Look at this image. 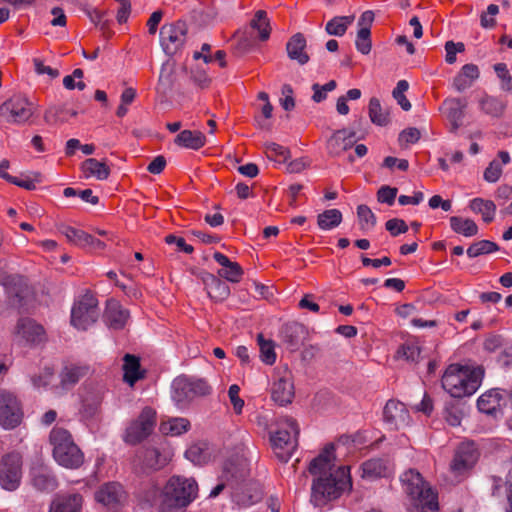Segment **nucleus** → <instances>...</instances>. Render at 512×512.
<instances>
[{
	"label": "nucleus",
	"mask_w": 512,
	"mask_h": 512,
	"mask_svg": "<svg viewBox=\"0 0 512 512\" xmlns=\"http://www.w3.org/2000/svg\"><path fill=\"white\" fill-rule=\"evenodd\" d=\"M334 449L333 444L326 445L322 453L309 464V472L314 476L311 501L315 506H323L352 488L350 468L336 467L333 463Z\"/></svg>",
	"instance_id": "obj_1"
},
{
	"label": "nucleus",
	"mask_w": 512,
	"mask_h": 512,
	"mask_svg": "<svg viewBox=\"0 0 512 512\" xmlns=\"http://www.w3.org/2000/svg\"><path fill=\"white\" fill-rule=\"evenodd\" d=\"M484 368L451 364L442 376V387L454 398L473 395L482 383Z\"/></svg>",
	"instance_id": "obj_2"
},
{
	"label": "nucleus",
	"mask_w": 512,
	"mask_h": 512,
	"mask_svg": "<svg viewBox=\"0 0 512 512\" xmlns=\"http://www.w3.org/2000/svg\"><path fill=\"white\" fill-rule=\"evenodd\" d=\"M400 480L405 493L417 509L421 512H439L437 493L424 481L418 471L409 469L401 475Z\"/></svg>",
	"instance_id": "obj_3"
},
{
	"label": "nucleus",
	"mask_w": 512,
	"mask_h": 512,
	"mask_svg": "<svg viewBox=\"0 0 512 512\" xmlns=\"http://www.w3.org/2000/svg\"><path fill=\"white\" fill-rule=\"evenodd\" d=\"M54 460L67 469H78L84 463V454L74 442L70 432L54 427L49 435Z\"/></svg>",
	"instance_id": "obj_4"
},
{
	"label": "nucleus",
	"mask_w": 512,
	"mask_h": 512,
	"mask_svg": "<svg viewBox=\"0 0 512 512\" xmlns=\"http://www.w3.org/2000/svg\"><path fill=\"white\" fill-rule=\"evenodd\" d=\"M192 484L179 476L171 477L155 496L153 506L159 512H180L190 503Z\"/></svg>",
	"instance_id": "obj_5"
},
{
	"label": "nucleus",
	"mask_w": 512,
	"mask_h": 512,
	"mask_svg": "<svg viewBox=\"0 0 512 512\" xmlns=\"http://www.w3.org/2000/svg\"><path fill=\"white\" fill-rule=\"evenodd\" d=\"M36 112V104L22 94L13 95L0 105V117L17 125L29 123Z\"/></svg>",
	"instance_id": "obj_6"
},
{
	"label": "nucleus",
	"mask_w": 512,
	"mask_h": 512,
	"mask_svg": "<svg viewBox=\"0 0 512 512\" xmlns=\"http://www.w3.org/2000/svg\"><path fill=\"white\" fill-rule=\"evenodd\" d=\"M298 436V424L289 417H286L279 429L271 435L270 439L274 449L281 450V452H276V455L282 462H287L290 459L292 451L297 446Z\"/></svg>",
	"instance_id": "obj_7"
},
{
	"label": "nucleus",
	"mask_w": 512,
	"mask_h": 512,
	"mask_svg": "<svg viewBox=\"0 0 512 512\" xmlns=\"http://www.w3.org/2000/svg\"><path fill=\"white\" fill-rule=\"evenodd\" d=\"M99 317L98 300L90 292L82 295L71 310V324L78 330H87Z\"/></svg>",
	"instance_id": "obj_8"
},
{
	"label": "nucleus",
	"mask_w": 512,
	"mask_h": 512,
	"mask_svg": "<svg viewBox=\"0 0 512 512\" xmlns=\"http://www.w3.org/2000/svg\"><path fill=\"white\" fill-rule=\"evenodd\" d=\"M23 459L19 452L12 451L0 460V486L7 491H15L22 479Z\"/></svg>",
	"instance_id": "obj_9"
},
{
	"label": "nucleus",
	"mask_w": 512,
	"mask_h": 512,
	"mask_svg": "<svg viewBox=\"0 0 512 512\" xmlns=\"http://www.w3.org/2000/svg\"><path fill=\"white\" fill-rule=\"evenodd\" d=\"M226 53L223 50H217L212 54V47L210 44H203L201 50L194 52V84H198L201 87H205L210 83V77L208 69L200 67V62L205 65L218 63L221 68L226 66L225 60Z\"/></svg>",
	"instance_id": "obj_10"
},
{
	"label": "nucleus",
	"mask_w": 512,
	"mask_h": 512,
	"mask_svg": "<svg viewBox=\"0 0 512 512\" xmlns=\"http://www.w3.org/2000/svg\"><path fill=\"white\" fill-rule=\"evenodd\" d=\"M23 419L21 403L11 391L0 389V426L6 430L18 427Z\"/></svg>",
	"instance_id": "obj_11"
},
{
	"label": "nucleus",
	"mask_w": 512,
	"mask_h": 512,
	"mask_svg": "<svg viewBox=\"0 0 512 512\" xmlns=\"http://www.w3.org/2000/svg\"><path fill=\"white\" fill-rule=\"evenodd\" d=\"M155 423V411L149 407L144 408L138 418L127 426L123 440L131 445L143 441L152 433Z\"/></svg>",
	"instance_id": "obj_12"
},
{
	"label": "nucleus",
	"mask_w": 512,
	"mask_h": 512,
	"mask_svg": "<svg viewBox=\"0 0 512 512\" xmlns=\"http://www.w3.org/2000/svg\"><path fill=\"white\" fill-rule=\"evenodd\" d=\"M479 459V451L473 442H463L455 450L451 471L459 476L472 469Z\"/></svg>",
	"instance_id": "obj_13"
},
{
	"label": "nucleus",
	"mask_w": 512,
	"mask_h": 512,
	"mask_svg": "<svg viewBox=\"0 0 512 512\" xmlns=\"http://www.w3.org/2000/svg\"><path fill=\"white\" fill-rule=\"evenodd\" d=\"M250 474L247 460L242 457H232L225 461L221 479L228 482L231 490L247 481Z\"/></svg>",
	"instance_id": "obj_14"
},
{
	"label": "nucleus",
	"mask_w": 512,
	"mask_h": 512,
	"mask_svg": "<svg viewBox=\"0 0 512 512\" xmlns=\"http://www.w3.org/2000/svg\"><path fill=\"white\" fill-rule=\"evenodd\" d=\"M383 420L389 430H398L409 424L410 415L404 403L389 400L383 409Z\"/></svg>",
	"instance_id": "obj_15"
},
{
	"label": "nucleus",
	"mask_w": 512,
	"mask_h": 512,
	"mask_svg": "<svg viewBox=\"0 0 512 512\" xmlns=\"http://www.w3.org/2000/svg\"><path fill=\"white\" fill-rule=\"evenodd\" d=\"M231 497L239 507L247 508L258 503L263 497V492L258 483L247 480L231 490Z\"/></svg>",
	"instance_id": "obj_16"
},
{
	"label": "nucleus",
	"mask_w": 512,
	"mask_h": 512,
	"mask_svg": "<svg viewBox=\"0 0 512 512\" xmlns=\"http://www.w3.org/2000/svg\"><path fill=\"white\" fill-rule=\"evenodd\" d=\"M15 334L18 339L32 345L40 344L46 340L43 326L30 318L18 321Z\"/></svg>",
	"instance_id": "obj_17"
},
{
	"label": "nucleus",
	"mask_w": 512,
	"mask_h": 512,
	"mask_svg": "<svg viewBox=\"0 0 512 512\" xmlns=\"http://www.w3.org/2000/svg\"><path fill=\"white\" fill-rule=\"evenodd\" d=\"M130 318V313L119 301L109 299L106 302L103 319L110 329L121 330L125 327Z\"/></svg>",
	"instance_id": "obj_18"
},
{
	"label": "nucleus",
	"mask_w": 512,
	"mask_h": 512,
	"mask_svg": "<svg viewBox=\"0 0 512 512\" xmlns=\"http://www.w3.org/2000/svg\"><path fill=\"white\" fill-rule=\"evenodd\" d=\"M124 496L125 492L119 483L108 482L96 490L94 497L103 506L114 508L122 503Z\"/></svg>",
	"instance_id": "obj_19"
},
{
	"label": "nucleus",
	"mask_w": 512,
	"mask_h": 512,
	"mask_svg": "<svg viewBox=\"0 0 512 512\" xmlns=\"http://www.w3.org/2000/svg\"><path fill=\"white\" fill-rule=\"evenodd\" d=\"M356 133L340 129L333 133L327 141V150L331 156H339L356 143Z\"/></svg>",
	"instance_id": "obj_20"
},
{
	"label": "nucleus",
	"mask_w": 512,
	"mask_h": 512,
	"mask_svg": "<svg viewBox=\"0 0 512 512\" xmlns=\"http://www.w3.org/2000/svg\"><path fill=\"white\" fill-rule=\"evenodd\" d=\"M139 458L145 468L159 470L171 460L172 452L168 448H146L140 451Z\"/></svg>",
	"instance_id": "obj_21"
},
{
	"label": "nucleus",
	"mask_w": 512,
	"mask_h": 512,
	"mask_svg": "<svg viewBox=\"0 0 512 512\" xmlns=\"http://www.w3.org/2000/svg\"><path fill=\"white\" fill-rule=\"evenodd\" d=\"M83 503L79 493L59 494L53 499L49 512H82Z\"/></svg>",
	"instance_id": "obj_22"
},
{
	"label": "nucleus",
	"mask_w": 512,
	"mask_h": 512,
	"mask_svg": "<svg viewBox=\"0 0 512 512\" xmlns=\"http://www.w3.org/2000/svg\"><path fill=\"white\" fill-rule=\"evenodd\" d=\"M286 51L289 59L301 66L307 64L310 60L307 41L303 34H294L286 44Z\"/></svg>",
	"instance_id": "obj_23"
},
{
	"label": "nucleus",
	"mask_w": 512,
	"mask_h": 512,
	"mask_svg": "<svg viewBox=\"0 0 512 512\" xmlns=\"http://www.w3.org/2000/svg\"><path fill=\"white\" fill-rule=\"evenodd\" d=\"M31 484L39 491H53L57 487V480L52 474L51 470L44 466L39 465L32 467Z\"/></svg>",
	"instance_id": "obj_24"
},
{
	"label": "nucleus",
	"mask_w": 512,
	"mask_h": 512,
	"mask_svg": "<svg viewBox=\"0 0 512 512\" xmlns=\"http://www.w3.org/2000/svg\"><path fill=\"white\" fill-rule=\"evenodd\" d=\"M199 276L203 282L204 290L210 298L224 300L229 296L230 289L224 281L206 272H201Z\"/></svg>",
	"instance_id": "obj_25"
},
{
	"label": "nucleus",
	"mask_w": 512,
	"mask_h": 512,
	"mask_svg": "<svg viewBox=\"0 0 512 512\" xmlns=\"http://www.w3.org/2000/svg\"><path fill=\"white\" fill-rule=\"evenodd\" d=\"M192 382L187 377H177L172 383V399L180 408L189 407L191 403Z\"/></svg>",
	"instance_id": "obj_26"
},
{
	"label": "nucleus",
	"mask_w": 512,
	"mask_h": 512,
	"mask_svg": "<svg viewBox=\"0 0 512 512\" xmlns=\"http://www.w3.org/2000/svg\"><path fill=\"white\" fill-rule=\"evenodd\" d=\"M271 397L280 406L290 404L294 398V385L292 381L285 377L275 381L271 388Z\"/></svg>",
	"instance_id": "obj_27"
},
{
	"label": "nucleus",
	"mask_w": 512,
	"mask_h": 512,
	"mask_svg": "<svg viewBox=\"0 0 512 512\" xmlns=\"http://www.w3.org/2000/svg\"><path fill=\"white\" fill-rule=\"evenodd\" d=\"M479 109L492 118H500L507 107V102L500 97L484 94L478 100Z\"/></svg>",
	"instance_id": "obj_28"
},
{
	"label": "nucleus",
	"mask_w": 512,
	"mask_h": 512,
	"mask_svg": "<svg viewBox=\"0 0 512 512\" xmlns=\"http://www.w3.org/2000/svg\"><path fill=\"white\" fill-rule=\"evenodd\" d=\"M390 473L388 462L381 458H373L362 464V477L373 480L387 477Z\"/></svg>",
	"instance_id": "obj_29"
},
{
	"label": "nucleus",
	"mask_w": 512,
	"mask_h": 512,
	"mask_svg": "<svg viewBox=\"0 0 512 512\" xmlns=\"http://www.w3.org/2000/svg\"><path fill=\"white\" fill-rule=\"evenodd\" d=\"M123 379L130 386H133L138 380L144 378V371L140 369L139 358L126 354L123 358Z\"/></svg>",
	"instance_id": "obj_30"
},
{
	"label": "nucleus",
	"mask_w": 512,
	"mask_h": 512,
	"mask_svg": "<svg viewBox=\"0 0 512 512\" xmlns=\"http://www.w3.org/2000/svg\"><path fill=\"white\" fill-rule=\"evenodd\" d=\"M81 170L85 178L94 177L97 180H105L110 175V168L95 158L86 159L81 165Z\"/></svg>",
	"instance_id": "obj_31"
},
{
	"label": "nucleus",
	"mask_w": 512,
	"mask_h": 512,
	"mask_svg": "<svg viewBox=\"0 0 512 512\" xmlns=\"http://www.w3.org/2000/svg\"><path fill=\"white\" fill-rule=\"evenodd\" d=\"M302 332V325L298 323H287L281 329V338L289 349L296 350L300 346V335Z\"/></svg>",
	"instance_id": "obj_32"
},
{
	"label": "nucleus",
	"mask_w": 512,
	"mask_h": 512,
	"mask_svg": "<svg viewBox=\"0 0 512 512\" xmlns=\"http://www.w3.org/2000/svg\"><path fill=\"white\" fill-rule=\"evenodd\" d=\"M469 207L473 212L481 214L484 222L490 223L494 220L496 205L493 201L483 198H474L470 201Z\"/></svg>",
	"instance_id": "obj_33"
},
{
	"label": "nucleus",
	"mask_w": 512,
	"mask_h": 512,
	"mask_svg": "<svg viewBox=\"0 0 512 512\" xmlns=\"http://www.w3.org/2000/svg\"><path fill=\"white\" fill-rule=\"evenodd\" d=\"M87 374V368L81 366H66L61 372V385L64 389H69L77 384L81 378Z\"/></svg>",
	"instance_id": "obj_34"
},
{
	"label": "nucleus",
	"mask_w": 512,
	"mask_h": 512,
	"mask_svg": "<svg viewBox=\"0 0 512 512\" xmlns=\"http://www.w3.org/2000/svg\"><path fill=\"white\" fill-rule=\"evenodd\" d=\"M450 226L455 233L461 234L465 237H472L478 233L477 224L474 220L469 218L464 219L459 216H452L450 218Z\"/></svg>",
	"instance_id": "obj_35"
},
{
	"label": "nucleus",
	"mask_w": 512,
	"mask_h": 512,
	"mask_svg": "<svg viewBox=\"0 0 512 512\" xmlns=\"http://www.w3.org/2000/svg\"><path fill=\"white\" fill-rule=\"evenodd\" d=\"M342 222V213L338 209H328L317 216V224L321 230H332Z\"/></svg>",
	"instance_id": "obj_36"
},
{
	"label": "nucleus",
	"mask_w": 512,
	"mask_h": 512,
	"mask_svg": "<svg viewBox=\"0 0 512 512\" xmlns=\"http://www.w3.org/2000/svg\"><path fill=\"white\" fill-rule=\"evenodd\" d=\"M500 406V395L497 390H490L482 394L477 400V407L480 412L493 414Z\"/></svg>",
	"instance_id": "obj_37"
},
{
	"label": "nucleus",
	"mask_w": 512,
	"mask_h": 512,
	"mask_svg": "<svg viewBox=\"0 0 512 512\" xmlns=\"http://www.w3.org/2000/svg\"><path fill=\"white\" fill-rule=\"evenodd\" d=\"M60 231L68 242L81 248H86L88 241H91L90 234L72 226H62Z\"/></svg>",
	"instance_id": "obj_38"
},
{
	"label": "nucleus",
	"mask_w": 512,
	"mask_h": 512,
	"mask_svg": "<svg viewBox=\"0 0 512 512\" xmlns=\"http://www.w3.org/2000/svg\"><path fill=\"white\" fill-rule=\"evenodd\" d=\"M189 420L185 418H171L160 424V431L165 435L178 436L188 430Z\"/></svg>",
	"instance_id": "obj_39"
},
{
	"label": "nucleus",
	"mask_w": 512,
	"mask_h": 512,
	"mask_svg": "<svg viewBox=\"0 0 512 512\" xmlns=\"http://www.w3.org/2000/svg\"><path fill=\"white\" fill-rule=\"evenodd\" d=\"M368 112L372 123L378 126H386L389 123V113L382 108L378 98L370 99Z\"/></svg>",
	"instance_id": "obj_40"
},
{
	"label": "nucleus",
	"mask_w": 512,
	"mask_h": 512,
	"mask_svg": "<svg viewBox=\"0 0 512 512\" xmlns=\"http://www.w3.org/2000/svg\"><path fill=\"white\" fill-rule=\"evenodd\" d=\"M214 452V447L205 440L194 443V465L208 463L213 458Z\"/></svg>",
	"instance_id": "obj_41"
},
{
	"label": "nucleus",
	"mask_w": 512,
	"mask_h": 512,
	"mask_svg": "<svg viewBox=\"0 0 512 512\" xmlns=\"http://www.w3.org/2000/svg\"><path fill=\"white\" fill-rule=\"evenodd\" d=\"M466 106V101L459 98L449 99L443 103L448 120H463Z\"/></svg>",
	"instance_id": "obj_42"
},
{
	"label": "nucleus",
	"mask_w": 512,
	"mask_h": 512,
	"mask_svg": "<svg viewBox=\"0 0 512 512\" xmlns=\"http://www.w3.org/2000/svg\"><path fill=\"white\" fill-rule=\"evenodd\" d=\"M185 34H161L160 43L167 55L176 54L184 43Z\"/></svg>",
	"instance_id": "obj_43"
},
{
	"label": "nucleus",
	"mask_w": 512,
	"mask_h": 512,
	"mask_svg": "<svg viewBox=\"0 0 512 512\" xmlns=\"http://www.w3.org/2000/svg\"><path fill=\"white\" fill-rule=\"evenodd\" d=\"M76 115L75 112L68 110L65 106H50L44 113V121L48 124H56L58 122H64L68 119V116Z\"/></svg>",
	"instance_id": "obj_44"
},
{
	"label": "nucleus",
	"mask_w": 512,
	"mask_h": 512,
	"mask_svg": "<svg viewBox=\"0 0 512 512\" xmlns=\"http://www.w3.org/2000/svg\"><path fill=\"white\" fill-rule=\"evenodd\" d=\"M499 250V246L490 240H480L471 244L466 253L469 258H475L480 255L490 254Z\"/></svg>",
	"instance_id": "obj_45"
},
{
	"label": "nucleus",
	"mask_w": 512,
	"mask_h": 512,
	"mask_svg": "<svg viewBox=\"0 0 512 512\" xmlns=\"http://www.w3.org/2000/svg\"><path fill=\"white\" fill-rule=\"evenodd\" d=\"M257 343L260 350V358L267 365H272L276 361V353L274 350V343L272 340H266L263 334L257 335Z\"/></svg>",
	"instance_id": "obj_46"
},
{
	"label": "nucleus",
	"mask_w": 512,
	"mask_h": 512,
	"mask_svg": "<svg viewBox=\"0 0 512 512\" xmlns=\"http://www.w3.org/2000/svg\"><path fill=\"white\" fill-rule=\"evenodd\" d=\"M357 217L359 219L360 229L364 232L372 230L377 222L375 214L365 204L357 207Z\"/></svg>",
	"instance_id": "obj_47"
},
{
	"label": "nucleus",
	"mask_w": 512,
	"mask_h": 512,
	"mask_svg": "<svg viewBox=\"0 0 512 512\" xmlns=\"http://www.w3.org/2000/svg\"><path fill=\"white\" fill-rule=\"evenodd\" d=\"M354 20V15L336 16L326 24L325 32H346Z\"/></svg>",
	"instance_id": "obj_48"
},
{
	"label": "nucleus",
	"mask_w": 512,
	"mask_h": 512,
	"mask_svg": "<svg viewBox=\"0 0 512 512\" xmlns=\"http://www.w3.org/2000/svg\"><path fill=\"white\" fill-rule=\"evenodd\" d=\"M494 71L500 81V88L503 91H512V75L505 63H497L493 66Z\"/></svg>",
	"instance_id": "obj_49"
},
{
	"label": "nucleus",
	"mask_w": 512,
	"mask_h": 512,
	"mask_svg": "<svg viewBox=\"0 0 512 512\" xmlns=\"http://www.w3.org/2000/svg\"><path fill=\"white\" fill-rule=\"evenodd\" d=\"M337 84L335 80H330L324 85H319L315 83L312 85L313 96L312 99L316 103H320L327 97V92L333 91L336 88Z\"/></svg>",
	"instance_id": "obj_50"
},
{
	"label": "nucleus",
	"mask_w": 512,
	"mask_h": 512,
	"mask_svg": "<svg viewBox=\"0 0 512 512\" xmlns=\"http://www.w3.org/2000/svg\"><path fill=\"white\" fill-rule=\"evenodd\" d=\"M250 26L252 29L257 30V32H270L272 30L269 19L267 18V13L263 10H258L255 13L250 22Z\"/></svg>",
	"instance_id": "obj_51"
},
{
	"label": "nucleus",
	"mask_w": 512,
	"mask_h": 512,
	"mask_svg": "<svg viewBox=\"0 0 512 512\" xmlns=\"http://www.w3.org/2000/svg\"><path fill=\"white\" fill-rule=\"evenodd\" d=\"M34 70L38 75H46L48 79L52 80L60 75L57 68L46 65L43 60L39 58L33 59Z\"/></svg>",
	"instance_id": "obj_52"
},
{
	"label": "nucleus",
	"mask_w": 512,
	"mask_h": 512,
	"mask_svg": "<svg viewBox=\"0 0 512 512\" xmlns=\"http://www.w3.org/2000/svg\"><path fill=\"white\" fill-rule=\"evenodd\" d=\"M502 175V165L497 160H492L485 169L483 178L489 183H495Z\"/></svg>",
	"instance_id": "obj_53"
},
{
	"label": "nucleus",
	"mask_w": 512,
	"mask_h": 512,
	"mask_svg": "<svg viewBox=\"0 0 512 512\" xmlns=\"http://www.w3.org/2000/svg\"><path fill=\"white\" fill-rule=\"evenodd\" d=\"M397 192V188L384 185L377 192V200L380 203H385L391 206L395 202Z\"/></svg>",
	"instance_id": "obj_54"
},
{
	"label": "nucleus",
	"mask_w": 512,
	"mask_h": 512,
	"mask_svg": "<svg viewBox=\"0 0 512 512\" xmlns=\"http://www.w3.org/2000/svg\"><path fill=\"white\" fill-rule=\"evenodd\" d=\"M445 61L448 64H453L456 62V54L461 53L465 51V45L462 42H453V41H447L445 43Z\"/></svg>",
	"instance_id": "obj_55"
},
{
	"label": "nucleus",
	"mask_w": 512,
	"mask_h": 512,
	"mask_svg": "<svg viewBox=\"0 0 512 512\" xmlns=\"http://www.w3.org/2000/svg\"><path fill=\"white\" fill-rule=\"evenodd\" d=\"M499 12V7L495 4H490L487 11L481 14V26L485 29H492L495 26V16Z\"/></svg>",
	"instance_id": "obj_56"
},
{
	"label": "nucleus",
	"mask_w": 512,
	"mask_h": 512,
	"mask_svg": "<svg viewBox=\"0 0 512 512\" xmlns=\"http://www.w3.org/2000/svg\"><path fill=\"white\" fill-rule=\"evenodd\" d=\"M385 228L392 236H398L408 231L406 222L399 218H393L385 223Z\"/></svg>",
	"instance_id": "obj_57"
},
{
	"label": "nucleus",
	"mask_w": 512,
	"mask_h": 512,
	"mask_svg": "<svg viewBox=\"0 0 512 512\" xmlns=\"http://www.w3.org/2000/svg\"><path fill=\"white\" fill-rule=\"evenodd\" d=\"M165 242L168 245H174L177 252L192 253V246L188 245L183 237L170 234L165 237Z\"/></svg>",
	"instance_id": "obj_58"
},
{
	"label": "nucleus",
	"mask_w": 512,
	"mask_h": 512,
	"mask_svg": "<svg viewBox=\"0 0 512 512\" xmlns=\"http://www.w3.org/2000/svg\"><path fill=\"white\" fill-rule=\"evenodd\" d=\"M266 153L269 158L280 157V161H285L290 152L284 146L271 142L266 144Z\"/></svg>",
	"instance_id": "obj_59"
},
{
	"label": "nucleus",
	"mask_w": 512,
	"mask_h": 512,
	"mask_svg": "<svg viewBox=\"0 0 512 512\" xmlns=\"http://www.w3.org/2000/svg\"><path fill=\"white\" fill-rule=\"evenodd\" d=\"M53 370L51 368H44L38 375L31 378L32 384L36 388L46 387L52 380Z\"/></svg>",
	"instance_id": "obj_60"
},
{
	"label": "nucleus",
	"mask_w": 512,
	"mask_h": 512,
	"mask_svg": "<svg viewBox=\"0 0 512 512\" xmlns=\"http://www.w3.org/2000/svg\"><path fill=\"white\" fill-rule=\"evenodd\" d=\"M228 281L239 282L243 275V270L237 262H231L224 268L222 274Z\"/></svg>",
	"instance_id": "obj_61"
},
{
	"label": "nucleus",
	"mask_w": 512,
	"mask_h": 512,
	"mask_svg": "<svg viewBox=\"0 0 512 512\" xmlns=\"http://www.w3.org/2000/svg\"><path fill=\"white\" fill-rule=\"evenodd\" d=\"M281 105L284 110L290 111L295 107V100L293 98V88L290 84H284L281 88Z\"/></svg>",
	"instance_id": "obj_62"
},
{
	"label": "nucleus",
	"mask_w": 512,
	"mask_h": 512,
	"mask_svg": "<svg viewBox=\"0 0 512 512\" xmlns=\"http://www.w3.org/2000/svg\"><path fill=\"white\" fill-rule=\"evenodd\" d=\"M240 387L233 384L228 389V396L233 405V409L237 414L242 412L244 401L239 397Z\"/></svg>",
	"instance_id": "obj_63"
},
{
	"label": "nucleus",
	"mask_w": 512,
	"mask_h": 512,
	"mask_svg": "<svg viewBox=\"0 0 512 512\" xmlns=\"http://www.w3.org/2000/svg\"><path fill=\"white\" fill-rule=\"evenodd\" d=\"M355 46L362 54H369L372 48L371 34H357Z\"/></svg>",
	"instance_id": "obj_64"
}]
</instances>
